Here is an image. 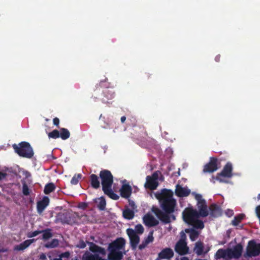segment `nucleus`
<instances>
[{
    "mask_svg": "<svg viewBox=\"0 0 260 260\" xmlns=\"http://www.w3.org/2000/svg\"><path fill=\"white\" fill-rule=\"evenodd\" d=\"M164 189L162 192L156 194V198L159 200L160 207L163 211L157 207H153L152 211L156 217L164 223L167 224L172 220H175V216L172 214L175 211L176 201L172 196L168 194Z\"/></svg>",
    "mask_w": 260,
    "mask_h": 260,
    "instance_id": "f257e3e1",
    "label": "nucleus"
},
{
    "mask_svg": "<svg viewBox=\"0 0 260 260\" xmlns=\"http://www.w3.org/2000/svg\"><path fill=\"white\" fill-rule=\"evenodd\" d=\"M99 176L104 193L111 199L117 200L119 198V196L112 189L113 176L111 172L108 170H103L100 171Z\"/></svg>",
    "mask_w": 260,
    "mask_h": 260,
    "instance_id": "f03ea898",
    "label": "nucleus"
},
{
    "mask_svg": "<svg viewBox=\"0 0 260 260\" xmlns=\"http://www.w3.org/2000/svg\"><path fill=\"white\" fill-rule=\"evenodd\" d=\"M12 147L15 152L21 157L30 159L34 156L33 149L28 142L23 141L18 144H14Z\"/></svg>",
    "mask_w": 260,
    "mask_h": 260,
    "instance_id": "7ed1b4c3",
    "label": "nucleus"
},
{
    "mask_svg": "<svg viewBox=\"0 0 260 260\" xmlns=\"http://www.w3.org/2000/svg\"><path fill=\"white\" fill-rule=\"evenodd\" d=\"M232 165L231 162H228L224 166L222 171L217 174L216 177H214V176L212 177V179H211V181L213 183H215V181L214 180L215 179L219 181L220 182H226L224 179L221 178V177L231 178L232 176Z\"/></svg>",
    "mask_w": 260,
    "mask_h": 260,
    "instance_id": "20e7f679",
    "label": "nucleus"
},
{
    "mask_svg": "<svg viewBox=\"0 0 260 260\" xmlns=\"http://www.w3.org/2000/svg\"><path fill=\"white\" fill-rule=\"evenodd\" d=\"M260 254V243H256L254 240H250L248 242L246 253L244 254L245 257H251L258 256Z\"/></svg>",
    "mask_w": 260,
    "mask_h": 260,
    "instance_id": "39448f33",
    "label": "nucleus"
},
{
    "mask_svg": "<svg viewBox=\"0 0 260 260\" xmlns=\"http://www.w3.org/2000/svg\"><path fill=\"white\" fill-rule=\"evenodd\" d=\"M200 216L196 209L190 207L185 208L182 213L183 220L188 224L193 222L194 219L199 218Z\"/></svg>",
    "mask_w": 260,
    "mask_h": 260,
    "instance_id": "423d86ee",
    "label": "nucleus"
},
{
    "mask_svg": "<svg viewBox=\"0 0 260 260\" xmlns=\"http://www.w3.org/2000/svg\"><path fill=\"white\" fill-rule=\"evenodd\" d=\"M194 198L197 201L199 214L200 215L201 217H207L209 215V212L207 209L206 201L202 198V196L200 194H195Z\"/></svg>",
    "mask_w": 260,
    "mask_h": 260,
    "instance_id": "0eeeda50",
    "label": "nucleus"
},
{
    "mask_svg": "<svg viewBox=\"0 0 260 260\" xmlns=\"http://www.w3.org/2000/svg\"><path fill=\"white\" fill-rule=\"evenodd\" d=\"M126 233L130 239V243L133 249H135L140 241L139 236L136 234V232L131 228L126 230Z\"/></svg>",
    "mask_w": 260,
    "mask_h": 260,
    "instance_id": "6e6552de",
    "label": "nucleus"
},
{
    "mask_svg": "<svg viewBox=\"0 0 260 260\" xmlns=\"http://www.w3.org/2000/svg\"><path fill=\"white\" fill-rule=\"evenodd\" d=\"M217 161L216 158L211 157L209 162L204 166L203 171L206 173H213L216 171L218 169Z\"/></svg>",
    "mask_w": 260,
    "mask_h": 260,
    "instance_id": "1a4fd4ad",
    "label": "nucleus"
},
{
    "mask_svg": "<svg viewBox=\"0 0 260 260\" xmlns=\"http://www.w3.org/2000/svg\"><path fill=\"white\" fill-rule=\"evenodd\" d=\"M125 244V240L122 238H117L109 245V250L119 251L123 248Z\"/></svg>",
    "mask_w": 260,
    "mask_h": 260,
    "instance_id": "9d476101",
    "label": "nucleus"
},
{
    "mask_svg": "<svg viewBox=\"0 0 260 260\" xmlns=\"http://www.w3.org/2000/svg\"><path fill=\"white\" fill-rule=\"evenodd\" d=\"M229 249V255H230V259L232 258H239L242 255L243 250V247L241 244H238L235 246L233 249Z\"/></svg>",
    "mask_w": 260,
    "mask_h": 260,
    "instance_id": "9b49d317",
    "label": "nucleus"
},
{
    "mask_svg": "<svg viewBox=\"0 0 260 260\" xmlns=\"http://www.w3.org/2000/svg\"><path fill=\"white\" fill-rule=\"evenodd\" d=\"M144 223L148 227H153L158 224L159 221L152 215L147 214L143 218Z\"/></svg>",
    "mask_w": 260,
    "mask_h": 260,
    "instance_id": "f8f14e48",
    "label": "nucleus"
},
{
    "mask_svg": "<svg viewBox=\"0 0 260 260\" xmlns=\"http://www.w3.org/2000/svg\"><path fill=\"white\" fill-rule=\"evenodd\" d=\"M86 243L89 245V250L94 254H101L105 255L106 253L105 249L92 242L86 241Z\"/></svg>",
    "mask_w": 260,
    "mask_h": 260,
    "instance_id": "ddd939ff",
    "label": "nucleus"
},
{
    "mask_svg": "<svg viewBox=\"0 0 260 260\" xmlns=\"http://www.w3.org/2000/svg\"><path fill=\"white\" fill-rule=\"evenodd\" d=\"M174 255V252L172 249L170 248H166L162 249L158 255L156 260L161 259H170Z\"/></svg>",
    "mask_w": 260,
    "mask_h": 260,
    "instance_id": "4468645a",
    "label": "nucleus"
},
{
    "mask_svg": "<svg viewBox=\"0 0 260 260\" xmlns=\"http://www.w3.org/2000/svg\"><path fill=\"white\" fill-rule=\"evenodd\" d=\"M190 193V189L187 187H183L179 184L176 186L175 194L177 196L179 197H187Z\"/></svg>",
    "mask_w": 260,
    "mask_h": 260,
    "instance_id": "2eb2a0df",
    "label": "nucleus"
},
{
    "mask_svg": "<svg viewBox=\"0 0 260 260\" xmlns=\"http://www.w3.org/2000/svg\"><path fill=\"white\" fill-rule=\"evenodd\" d=\"M49 199L48 197L44 196L42 200L37 202V209L39 213H41L49 205Z\"/></svg>",
    "mask_w": 260,
    "mask_h": 260,
    "instance_id": "dca6fc26",
    "label": "nucleus"
},
{
    "mask_svg": "<svg viewBox=\"0 0 260 260\" xmlns=\"http://www.w3.org/2000/svg\"><path fill=\"white\" fill-rule=\"evenodd\" d=\"M175 251L180 255H184L187 253L188 248L186 243L183 241H179L175 246Z\"/></svg>",
    "mask_w": 260,
    "mask_h": 260,
    "instance_id": "f3484780",
    "label": "nucleus"
},
{
    "mask_svg": "<svg viewBox=\"0 0 260 260\" xmlns=\"http://www.w3.org/2000/svg\"><path fill=\"white\" fill-rule=\"evenodd\" d=\"M132 189L128 184H123L120 189V195L122 198L128 199L132 194Z\"/></svg>",
    "mask_w": 260,
    "mask_h": 260,
    "instance_id": "a211bd4d",
    "label": "nucleus"
},
{
    "mask_svg": "<svg viewBox=\"0 0 260 260\" xmlns=\"http://www.w3.org/2000/svg\"><path fill=\"white\" fill-rule=\"evenodd\" d=\"M158 185V183L157 181L152 179V177L150 176H147L146 177V181L144 185L146 188L150 190H154L157 188Z\"/></svg>",
    "mask_w": 260,
    "mask_h": 260,
    "instance_id": "6ab92c4d",
    "label": "nucleus"
},
{
    "mask_svg": "<svg viewBox=\"0 0 260 260\" xmlns=\"http://www.w3.org/2000/svg\"><path fill=\"white\" fill-rule=\"evenodd\" d=\"M229 249L227 248L226 249L220 248L216 252L215 254V258L216 259H219L221 258H223L224 259H229L230 255H229Z\"/></svg>",
    "mask_w": 260,
    "mask_h": 260,
    "instance_id": "aec40b11",
    "label": "nucleus"
},
{
    "mask_svg": "<svg viewBox=\"0 0 260 260\" xmlns=\"http://www.w3.org/2000/svg\"><path fill=\"white\" fill-rule=\"evenodd\" d=\"M210 215L213 217H217L221 215L220 207L216 204H212L209 207Z\"/></svg>",
    "mask_w": 260,
    "mask_h": 260,
    "instance_id": "412c9836",
    "label": "nucleus"
},
{
    "mask_svg": "<svg viewBox=\"0 0 260 260\" xmlns=\"http://www.w3.org/2000/svg\"><path fill=\"white\" fill-rule=\"evenodd\" d=\"M103 94L105 99L103 101L107 102L108 100L113 99L115 97V92L112 88H107L103 91Z\"/></svg>",
    "mask_w": 260,
    "mask_h": 260,
    "instance_id": "4be33fe9",
    "label": "nucleus"
},
{
    "mask_svg": "<svg viewBox=\"0 0 260 260\" xmlns=\"http://www.w3.org/2000/svg\"><path fill=\"white\" fill-rule=\"evenodd\" d=\"M91 186L94 189H98L100 187L99 177L95 174H92L90 176Z\"/></svg>",
    "mask_w": 260,
    "mask_h": 260,
    "instance_id": "5701e85b",
    "label": "nucleus"
},
{
    "mask_svg": "<svg viewBox=\"0 0 260 260\" xmlns=\"http://www.w3.org/2000/svg\"><path fill=\"white\" fill-rule=\"evenodd\" d=\"M110 253L108 255L109 260H121L122 258L123 254L119 251L109 250Z\"/></svg>",
    "mask_w": 260,
    "mask_h": 260,
    "instance_id": "b1692460",
    "label": "nucleus"
},
{
    "mask_svg": "<svg viewBox=\"0 0 260 260\" xmlns=\"http://www.w3.org/2000/svg\"><path fill=\"white\" fill-rule=\"evenodd\" d=\"M34 241L35 239L26 240L19 245H16L14 248V250L18 251L23 250L27 248Z\"/></svg>",
    "mask_w": 260,
    "mask_h": 260,
    "instance_id": "393cba45",
    "label": "nucleus"
},
{
    "mask_svg": "<svg viewBox=\"0 0 260 260\" xmlns=\"http://www.w3.org/2000/svg\"><path fill=\"white\" fill-rule=\"evenodd\" d=\"M70 133L69 130L66 128H60L59 129V138L62 140H65L69 138Z\"/></svg>",
    "mask_w": 260,
    "mask_h": 260,
    "instance_id": "a878e982",
    "label": "nucleus"
},
{
    "mask_svg": "<svg viewBox=\"0 0 260 260\" xmlns=\"http://www.w3.org/2000/svg\"><path fill=\"white\" fill-rule=\"evenodd\" d=\"M185 232L189 233V237L191 241H194L197 239L199 235V232L193 229H187L185 230Z\"/></svg>",
    "mask_w": 260,
    "mask_h": 260,
    "instance_id": "bb28decb",
    "label": "nucleus"
},
{
    "mask_svg": "<svg viewBox=\"0 0 260 260\" xmlns=\"http://www.w3.org/2000/svg\"><path fill=\"white\" fill-rule=\"evenodd\" d=\"M204 245L203 243L200 241H198L196 243L194 251L198 255H202L203 253Z\"/></svg>",
    "mask_w": 260,
    "mask_h": 260,
    "instance_id": "cd10ccee",
    "label": "nucleus"
},
{
    "mask_svg": "<svg viewBox=\"0 0 260 260\" xmlns=\"http://www.w3.org/2000/svg\"><path fill=\"white\" fill-rule=\"evenodd\" d=\"M134 212L129 209H126L123 211V216L124 218L130 220L134 217Z\"/></svg>",
    "mask_w": 260,
    "mask_h": 260,
    "instance_id": "c85d7f7f",
    "label": "nucleus"
},
{
    "mask_svg": "<svg viewBox=\"0 0 260 260\" xmlns=\"http://www.w3.org/2000/svg\"><path fill=\"white\" fill-rule=\"evenodd\" d=\"M55 189V186L53 183H47L44 187V192L46 194H48L53 191Z\"/></svg>",
    "mask_w": 260,
    "mask_h": 260,
    "instance_id": "c756f323",
    "label": "nucleus"
},
{
    "mask_svg": "<svg viewBox=\"0 0 260 260\" xmlns=\"http://www.w3.org/2000/svg\"><path fill=\"white\" fill-rule=\"evenodd\" d=\"M189 225L193 226L194 228L197 229H203L204 228V224L203 222L198 219V218H196L194 220V221L191 223H189Z\"/></svg>",
    "mask_w": 260,
    "mask_h": 260,
    "instance_id": "7c9ffc66",
    "label": "nucleus"
},
{
    "mask_svg": "<svg viewBox=\"0 0 260 260\" xmlns=\"http://www.w3.org/2000/svg\"><path fill=\"white\" fill-rule=\"evenodd\" d=\"M245 215L244 214H239L236 216L232 221V224L234 226H237L240 222L244 219Z\"/></svg>",
    "mask_w": 260,
    "mask_h": 260,
    "instance_id": "2f4dec72",
    "label": "nucleus"
},
{
    "mask_svg": "<svg viewBox=\"0 0 260 260\" xmlns=\"http://www.w3.org/2000/svg\"><path fill=\"white\" fill-rule=\"evenodd\" d=\"M42 235V239L47 240L52 237L51 230L50 229H46L41 231Z\"/></svg>",
    "mask_w": 260,
    "mask_h": 260,
    "instance_id": "473e14b6",
    "label": "nucleus"
},
{
    "mask_svg": "<svg viewBox=\"0 0 260 260\" xmlns=\"http://www.w3.org/2000/svg\"><path fill=\"white\" fill-rule=\"evenodd\" d=\"M58 245V240L56 239H53L51 242H48L45 245V247L48 248H55Z\"/></svg>",
    "mask_w": 260,
    "mask_h": 260,
    "instance_id": "72a5a7b5",
    "label": "nucleus"
},
{
    "mask_svg": "<svg viewBox=\"0 0 260 260\" xmlns=\"http://www.w3.org/2000/svg\"><path fill=\"white\" fill-rule=\"evenodd\" d=\"M99 203L98 205V208L101 210H104L105 209L106 202L105 199L104 197H101L99 198Z\"/></svg>",
    "mask_w": 260,
    "mask_h": 260,
    "instance_id": "f704fd0d",
    "label": "nucleus"
},
{
    "mask_svg": "<svg viewBox=\"0 0 260 260\" xmlns=\"http://www.w3.org/2000/svg\"><path fill=\"white\" fill-rule=\"evenodd\" d=\"M48 136L49 138L54 139L59 138V131L54 129L52 132L48 133Z\"/></svg>",
    "mask_w": 260,
    "mask_h": 260,
    "instance_id": "c9c22d12",
    "label": "nucleus"
},
{
    "mask_svg": "<svg viewBox=\"0 0 260 260\" xmlns=\"http://www.w3.org/2000/svg\"><path fill=\"white\" fill-rule=\"evenodd\" d=\"M82 175L81 174H75L71 180V183L72 185H77L79 180L81 178Z\"/></svg>",
    "mask_w": 260,
    "mask_h": 260,
    "instance_id": "e433bc0d",
    "label": "nucleus"
},
{
    "mask_svg": "<svg viewBox=\"0 0 260 260\" xmlns=\"http://www.w3.org/2000/svg\"><path fill=\"white\" fill-rule=\"evenodd\" d=\"M22 192L24 196H28L30 193L28 186L25 182L22 184Z\"/></svg>",
    "mask_w": 260,
    "mask_h": 260,
    "instance_id": "4c0bfd02",
    "label": "nucleus"
},
{
    "mask_svg": "<svg viewBox=\"0 0 260 260\" xmlns=\"http://www.w3.org/2000/svg\"><path fill=\"white\" fill-rule=\"evenodd\" d=\"M134 230L136 232V234H142L144 232V230L143 226L141 224H139L135 226V230Z\"/></svg>",
    "mask_w": 260,
    "mask_h": 260,
    "instance_id": "58836bf2",
    "label": "nucleus"
},
{
    "mask_svg": "<svg viewBox=\"0 0 260 260\" xmlns=\"http://www.w3.org/2000/svg\"><path fill=\"white\" fill-rule=\"evenodd\" d=\"M154 238L153 237V232H151L149 233V235L146 239H145V241L149 244L150 242H153Z\"/></svg>",
    "mask_w": 260,
    "mask_h": 260,
    "instance_id": "ea45409f",
    "label": "nucleus"
},
{
    "mask_svg": "<svg viewBox=\"0 0 260 260\" xmlns=\"http://www.w3.org/2000/svg\"><path fill=\"white\" fill-rule=\"evenodd\" d=\"M41 233H42L41 231H35L34 232H30V233H28V237L32 238V237H34L40 234H41Z\"/></svg>",
    "mask_w": 260,
    "mask_h": 260,
    "instance_id": "a19ab883",
    "label": "nucleus"
},
{
    "mask_svg": "<svg viewBox=\"0 0 260 260\" xmlns=\"http://www.w3.org/2000/svg\"><path fill=\"white\" fill-rule=\"evenodd\" d=\"M86 246V243L85 242H84L83 240H80L78 243V244L77 245V247L83 249Z\"/></svg>",
    "mask_w": 260,
    "mask_h": 260,
    "instance_id": "79ce46f5",
    "label": "nucleus"
},
{
    "mask_svg": "<svg viewBox=\"0 0 260 260\" xmlns=\"http://www.w3.org/2000/svg\"><path fill=\"white\" fill-rule=\"evenodd\" d=\"M61 258H68L70 257V253L69 251H66L61 253L60 255Z\"/></svg>",
    "mask_w": 260,
    "mask_h": 260,
    "instance_id": "37998d69",
    "label": "nucleus"
},
{
    "mask_svg": "<svg viewBox=\"0 0 260 260\" xmlns=\"http://www.w3.org/2000/svg\"><path fill=\"white\" fill-rule=\"evenodd\" d=\"M148 244L146 243V242L144 240L142 242V243L139 245V249L140 250H142L144 249L148 245Z\"/></svg>",
    "mask_w": 260,
    "mask_h": 260,
    "instance_id": "c03bdc74",
    "label": "nucleus"
},
{
    "mask_svg": "<svg viewBox=\"0 0 260 260\" xmlns=\"http://www.w3.org/2000/svg\"><path fill=\"white\" fill-rule=\"evenodd\" d=\"M53 124L58 127L59 124V119L57 117H55L53 119Z\"/></svg>",
    "mask_w": 260,
    "mask_h": 260,
    "instance_id": "a18cd8bd",
    "label": "nucleus"
},
{
    "mask_svg": "<svg viewBox=\"0 0 260 260\" xmlns=\"http://www.w3.org/2000/svg\"><path fill=\"white\" fill-rule=\"evenodd\" d=\"M151 177H152V179H154V180L157 181V180L158 178V173L156 172H155L153 173V174L152 175V176H151Z\"/></svg>",
    "mask_w": 260,
    "mask_h": 260,
    "instance_id": "49530a36",
    "label": "nucleus"
},
{
    "mask_svg": "<svg viewBox=\"0 0 260 260\" xmlns=\"http://www.w3.org/2000/svg\"><path fill=\"white\" fill-rule=\"evenodd\" d=\"M257 216H260V205L257 206L255 209Z\"/></svg>",
    "mask_w": 260,
    "mask_h": 260,
    "instance_id": "de8ad7c7",
    "label": "nucleus"
},
{
    "mask_svg": "<svg viewBox=\"0 0 260 260\" xmlns=\"http://www.w3.org/2000/svg\"><path fill=\"white\" fill-rule=\"evenodd\" d=\"M6 177V174L2 172H0V180H3Z\"/></svg>",
    "mask_w": 260,
    "mask_h": 260,
    "instance_id": "09e8293b",
    "label": "nucleus"
},
{
    "mask_svg": "<svg viewBox=\"0 0 260 260\" xmlns=\"http://www.w3.org/2000/svg\"><path fill=\"white\" fill-rule=\"evenodd\" d=\"M47 257L46 256V254L44 253H42L40 255V259L42 260H45L46 259Z\"/></svg>",
    "mask_w": 260,
    "mask_h": 260,
    "instance_id": "8fccbe9b",
    "label": "nucleus"
},
{
    "mask_svg": "<svg viewBox=\"0 0 260 260\" xmlns=\"http://www.w3.org/2000/svg\"><path fill=\"white\" fill-rule=\"evenodd\" d=\"M151 75L149 73H146L145 74V78L148 79L150 78Z\"/></svg>",
    "mask_w": 260,
    "mask_h": 260,
    "instance_id": "3c124183",
    "label": "nucleus"
},
{
    "mask_svg": "<svg viewBox=\"0 0 260 260\" xmlns=\"http://www.w3.org/2000/svg\"><path fill=\"white\" fill-rule=\"evenodd\" d=\"M126 120V117L123 116L122 117H121V119H120V120H121V123H124L125 122Z\"/></svg>",
    "mask_w": 260,
    "mask_h": 260,
    "instance_id": "603ef678",
    "label": "nucleus"
},
{
    "mask_svg": "<svg viewBox=\"0 0 260 260\" xmlns=\"http://www.w3.org/2000/svg\"><path fill=\"white\" fill-rule=\"evenodd\" d=\"M220 56L219 55H217L215 57V60L217 62H219V60H220Z\"/></svg>",
    "mask_w": 260,
    "mask_h": 260,
    "instance_id": "864d4df0",
    "label": "nucleus"
},
{
    "mask_svg": "<svg viewBox=\"0 0 260 260\" xmlns=\"http://www.w3.org/2000/svg\"><path fill=\"white\" fill-rule=\"evenodd\" d=\"M228 214L229 216L233 215L234 214L233 210H229Z\"/></svg>",
    "mask_w": 260,
    "mask_h": 260,
    "instance_id": "5fc2aeb1",
    "label": "nucleus"
},
{
    "mask_svg": "<svg viewBox=\"0 0 260 260\" xmlns=\"http://www.w3.org/2000/svg\"><path fill=\"white\" fill-rule=\"evenodd\" d=\"M180 260H189L188 258L185 256L181 258Z\"/></svg>",
    "mask_w": 260,
    "mask_h": 260,
    "instance_id": "6e6d98bb",
    "label": "nucleus"
},
{
    "mask_svg": "<svg viewBox=\"0 0 260 260\" xmlns=\"http://www.w3.org/2000/svg\"><path fill=\"white\" fill-rule=\"evenodd\" d=\"M109 127H110V125H109L108 123L107 124L106 126H103V127L104 128H109Z\"/></svg>",
    "mask_w": 260,
    "mask_h": 260,
    "instance_id": "4d7b16f0",
    "label": "nucleus"
},
{
    "mask_svg": "<svg viewBox=\"0 0 260 260\" xmlns=\"http://www.w3.org/2000/svg\"><path fill=\"white\" fill-rule=\"evenodd\" d=\"M54 260H62V258H61L60 256L59 255V257L58 258H55L54 259Z\"/></svg>",
    "mask_w": 260,
    "mask_h": 260,
    "instance_id": "13d9d810",
    "label": "nucleus"
},
{
    "mask_svg": "<svg viewBox=\"0 0 260 260\" xmlns=\"http://www.w3.org/2000/svg\"><path fill=\"white\" fill-rule=\"evenodd\" d=\"M177 174L176 175V176H179L180 175V170H179L177 173H176Z\"/></svg>",
    "mask_w": 260,
    "mask_h": 260,
    "instance_id": "bf43d9fd",
    "label": "nucleus"
},
{
    "mask_svg": "<svg viewBox=\"0 0 260 260\" xmlns=\"http://www.w3.org/2000/svg\"><path fill=\"white\" fill-rule=\"evenodd\" d=\"M87 207V205L85 203H84V205H83V208H85Z\"/></svg>",
    "mask_w": 260,
    "mask_h": 260,
    "instance_id": "052dcab7",
    "label": "nucleus"
},
{
    "mask_svg": "<svg viewBox=\"0 0 260 260\" xmlns=\"http://www.w3.org/2000/svg\"><path fill=\"white\" fill-rule=\"evenodd\" d=\"M257 199L258 200H260V193L258 194Z\"/></svg>",
    "mask_w": 260,
    "mask_h": 260,
    "instance_id": "680f3d73",
    "label": "nucleus"
},
{
    "mask_svg": "<svg viewBox=\"0 0 260 260\" xmlns=\"http://www.w3.org/2000/svg\"><path fill=\"white\" fill-rule=\"evenodd\" d=\"M62 222L63 223H68L67 221H66V220L62 221Z\"/></svg>",
    "mask_w": 260,
    "mask_h": 260,
    "instance_id": "e2e57ef3",
    "label": "nucleus"
}]
</instances>
